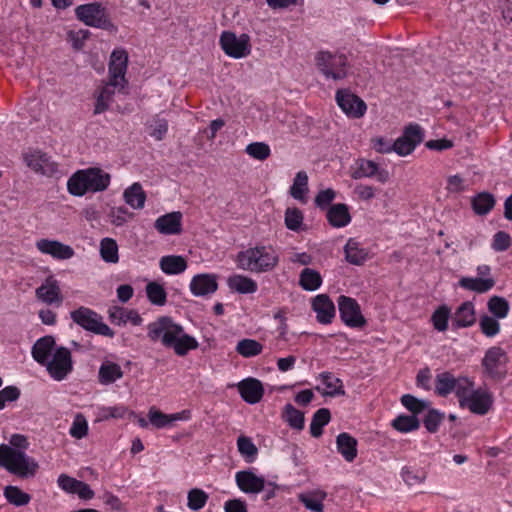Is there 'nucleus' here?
I'll use <instances>...</instances> for the list:
<instances>
[{
  "label": "nucleus",
  "mask_w": 512,
  "mask_h": 512,
  "mask_svg": "<svg viewBox=\"0 0 512 512\" xmlns=\"http://www.w3.org/2000/svg\"><path fill=\"white\" fill-rule=\"evenodd\" d=\"M392 426L399 432L407 433L417 430L420 423L415 415H400L392 421Z\"/></svg>",
  "instance_id": "47"
},
{
  "label": "nucleus",
  "mask_w": 512,
  "mask_h": 512,
  "mask_svg": "<svg viewBox=\"0 0 512 512\" xmlns=\"http://www.w3.org/2000/svg\"><path fill=\"white\" fill-rule=\"evenodd\" d=\"M123 377V371L119 364L112 361H104L98 372V380L102 385H109Z\"/></svg>",
  "instance_id": "31"
},
{
  "label": "nucleus",
  "mask_w": 512,
  "mask_h": 512,
  "mask_svg": "<svg viewBox=\"0 0 512 512\" xmlns=\"http://www.w3.org/2000/svg\"><path fill=\"white\" fill-rule=\"evenodd\" d=\"M182 214L180 212H171L160 216L154 224L155 229L165 235H175L182 231Z\"/></svg>",
  "instance_id": "24"
},
{
  "label": "nucleus",
  "mask_w": 512,
  "mask_h": 512,
  "mask_svg": "<svg viewBox=\"0 0 512 512\" xmlns=\"http://www.w3.org/2000/svg\"><path fill=\"white\" fill-rule=\"evenodd\" d=\"M10 447L0 445V467L20 479L34 478L39 470V463L20 449L28 448L27 438L21 434L11 436Z\"/></svg>",
  "instance_id": "3"
},
{
  "label": "nucleus",
  "mask_w": 512,
  "mask_h": 512,
  "mask_svg": "<svg viewBox=\"0 0 512 512\" xmlns=\"http://www.w3.org/2000/svg\"><path fill=\"white\" fill-rule=\"evenodd\" d=\"M71 319L87 331L112 338L114 331L102 322V317L87 307H80L70 313Z\"/></svg>",
  "instance_id": "10"
},
{
  "label": "nucleus",
  "mask_w": 512,
  "mask_h": 512,
  "mask_svg": "<svg viewBox=\"0 0 512 512\" xmlns=\"http://www.w3.org/2000/svg\"><path fill=\"white\" fill-rule=\"evenodd\" d=\"M474 386L475 383L471 379L465 392L458 398L459 406L473 414L486 415L493 406V395L487 389H475Z\"/></svg>",
  "instance_id": "7"
},
{
  "label": "nucleus",
  "mask_w": 512,
  "mask_h": 512,
  "mask_svg": "<svg viewBox=\"0 0 512 512\" xmlns=\"http://www.w3.org/2000/svg\"><path fill=\"white\" fill-rule=\"evenodd\" d=\"M451 315V310L446 305L440 306L434 311L431 316V321L436 330L443 332L448 328V320Z\"/></svg>",
  "instance_id": "49"
},
{
  "label": "nucleus",
  "mask_w": 512,
  "mask_h": 512,
  "mask_svg": "<svg viewBox=\"0 0 512 512\" xmlns=\"http://www.w3.org/2000/svg\"><path fill=\"white\" fill-rule=\"evenodd\" d=\"M316 63L327 78L340 80L347 76L348 60L344 54L321 51L316 56Z\"/></svg>",
  "instance_id": "9"
},
{
  "label": "nucleus",
  "mask_w": 512,
  "mask_h": 512,
  "mask_svg": "<svg viewBox=\"0 0 512 512\" xmlns=\"http://www.w3.org/2000/svg\"><path fill=\"white\" fill-rule=\"evenodd\" d=\"M127 413L128 409L124 405L101 407L99 408L98 419L101 421L108 420L110 418L119 419L125 417Z\"/></svg>",
  "instance_id": "54"
},
{
  "label": "nucleus",
  "mask_w": 512,
  "mask_h": 512,
  "mask_svg": "<svg viewBox=\"0 0 512 512\" xmlns=\"http://www.w3.org/2000/svg\"><path fill=\"white\" fill-rule=\"evenodd\" d=\"M217 288V277L213 274H198L190 282V290L195 296L213 294Z\"/></svg>",
  "instance_id": "23"
},
{
  "label": "nucleus",
  "mask_w": 512,
  "mask_h": 512,
  "mask_svg": "<svg viewBox=\"0 0 512 512\" xmlns=\"http://www.w3.org/2000/svg\"><path fill=\"white\" fill-rule=\"evenodd\" d=\"M128 65V55L123 49H116L111 53L109 62V81L101 86L96 94L94 114H101L109 109L113 101L115 91L125 89L127 80L125 74Z\"/></svg>",
  "instance_id": "4"
},
{
  "label": "nucleus",
  "mask_w": 512,
  "mask_h": 512,
  "mask_svg": "<svg viewBox=\"0 0 512 512\" xmlns=\"http://www.w3.org/2000/svg\"><path fill=\"white\" fill-rule=\"evenodd\" d=\"M308 192V175L305 171H299L290 187V195L301 202H306Z\"/></svg>",
  "instance_id": "40"
},
{
  "label": "nucleus",
  "mask_w": 512,
  "mask_h": 512,
  "mask_svg": "<svg viewBox=\"0 0 512 512\" xmlns=\"http://www.w3.org/2000/svg\"><path fill=\"white\" fill-rule=\"evenodd\" d=\"M227 285L231 290L241 294L255 293L258 289L256 281L250 277L240 274L230 276L227 279Z\"/></svg>",
  "instance_id": "33"
},
{
  "label": "nucleus",
  "mask_w": 512,
  "mask_h": 512,
  "mask_svg": "<svg viewBox=\"0 0 512 512\" xmlns=\"http://www.w3.org/2000/svg\"><path fill=\"white\" fill-rule=\"evenodd\" d=\"M20 389L16 386H7L0 390V410H2L7 402H14L20 397Z\"/></svg>",
  "instance_id": "61"
},
{
  "label": "nucleus",
  "mask_w": 512,
  "mask_h": 512,
  "mask_svg": "<svg viewBox=\"0 0 512 512\" xmlns=\"http://www.w3.org/2000/svg\"><path fill=\"white\" fill-rule=\"evenodd\" d=\"M480 329L484 335L487 337H493L500 331V324L499 322L488 315H484L480 318Z\"/></svg>",
  "instance_id": "57"
},
{
  "label": "nucleus",
  "mask_w": 512,
  "mask_h": 512,
  "mask_svg": "<svg viewBox=\"0 0 512 512\" xmlns=\"http://www.w3.org/2000/svg\"><path fill=\"white\" fill-rule=\"evenodd\" d=\"M313 310L317 313V320L322 324L331 323L335 316V306L331 299L325 295H317L312 302Z\"/></svg>",
  "instance_id": "26"
},
{
  "label": "nucleus",
  "mask_w": 512,
  "mask_h": 512,
  "mask_svg": "<svg viewBox=\"0 0 512 512\" xmlns=\"http://www.w3.org/2000/svg\"><path fill=\"white\" fill-rule=\"evenodd\" d=\"M235 480L239 489L245 493L257 494L265 489V479L251 470L238 471Z\"/></svg>",
  "instance_id": "20"
},
{
  "label": "nucleus",
  "mask_w": 512,
  "mask_h": 512,
  "mask_svg": "<svg viewBox=\"0 0 512 512\" xmlns=\"http://www.w3.org/2000/svg\"><path fill=\"white\" fill-rule=\"evenodd\" d=\"M190 417V411L183 410L179 413L174 414H164L160 410L155 407L150 408L148 412L149 422L156 428H164L167 426H171L173 422L177 420H187Z\"/></svg>",
  "instance_id": "25"
},
{
  "label": "nucleus",
  "mask_w": 512,
  "mask_h": 512,
  "mask_svg": "<svg viewBox=\"0 0 512 512\" xmlns=\"http://www.w3.org/2000/svg\"><path fill=\"white\" fill-rule=\"evenodd\" d=\"M237 448L247 463L255 461L258 455V448L252 442L251 438L244 435L239 436L237 439Z\"/></svg>",
  "instance_id": "43"
},
{
  "label": "nucleus",
  "mask_w": 512,
  "mask_h": 512,
  "mask_svg": "<svg viewBox=\"0 0 512 512\" xmlns=\"http://www.w3.org/2000/svg\"><path fill=\"white\" fill-rule=\"evenodd\" d=\"M246 153L254 159L264 161L271 153L270 147L263 142H254L246 147Z\"/></svg>",
  "instance_id": "53"
},
{
  "label": "nucleus",
  "mask_w": 512,
  "mask_h": 512,
  "mask_svg": "<svg viewBox=\"0 0 512 512\" xmlns=\"http://www.w3.org/2000/svg\"><path fill=\"white\" fill-rule=\"evenodd\" d=\"M3 495L7 502L16 507H21L29 504L31 496L22 491L19 487L8 485L4 488Z\"/></svg>",
  "instance_id": "39"
},
{
  "label": "nucleus",
  "mask_w": 512,
  "mask_h": 512,
  "mask_svg": "<svg viewBox=\"0 0 512 512\" xmlns=\"http://www.w3.org/2000/svg\"><path fill=\"white\" fill-rule=\"evenodd\" d=\"M147 330L151 341H161L164 347L172 348L175 354L181 357L199 346L198 341L193 336L186 334L183 327L170 317H160L150 323Z\"/></svg>",
  "instance_id": "2"
},
{
  "label": "nucleus",
  "mask_w": 512,
  "mask_h": 512,
  "mask_svg": "<svg viewBox=\"0 0 512 512\" xmlns=\"http://www.w3.org/2000/svg\"><path fill=\"white\" fill-rule=\"evenodd\" d=\"M24 161L29 168L42 175L52 176L58 170L57 164L39 150L24 154Z\"/></svg>",
  "instance_id": "17"
},
{
  "label": "nucleus",
  "mask_w": 512,
  "mask_h": 512,
  "mask_svg": "<svg viewBox=\"0 0 512 512\" xmlns=\"http://www.w3.org/2000/svg\"><path fill=\"white\" fill-rule=\"evenodd\" d=\"M161 270L168 275H176L184 272L187 262L184 257L178 255L163 256L159 262Z\"/></svg>",
  "instance_id": "34"
},
{
  "label": "nucleus",
  "mask_w": 512,
  "mask_h": 512,
  "mask_svg": "<svg viewBox=\"0 0 512 512\" xmlns=\"http://www.w3.org/2000/svg\"><path fill=\"white\" fill-rule=\"evenodd\" d=\"M351 177L353 179L376 177L379 182L385 183L389 178V174L384 169L380 170L378 164L374 161L360 159L357 162V167L352 172Z\"/></svg>",
  "instance_id": "22"
},
{
  "label": "nucleus",
  "mask_w": 512,
  "mask_h": 512,
  "mask_svg": "<svg viewBox=\"0 0 512 512\" xmlns=\"http://www.w3.org/2000/svg\"><path fill=\"white\" fill-rule=\"evenodd\" d=\"M284 418L292 428L301 430L304 427V414L291 404L285 406Z\"/></svg>",
  "instance_id": "51"
},
{
  "label": "nucleus",
  "mask_w": 512,
  "mask_h": 512,
  "mask_svg": "<svg viewBox=\"0 0 512 512\" xmlns=\"http://www.w3.org/2000/svg\"><path fill=\"white\" fill-rule=\"evenodd\" d=\"M303 223V214L298 208H287L285 225L288 229L298 231Z\"/></svg>",
  "instance_id": "56"
},
{
  "label": "nucleus",
  "mask_w": 512,
  "mask_h": 512,
  "mask_svg": "<svg viewBox=\"0 0 512 512\" xmlns=\"http://www.w3.org/2000/svg\"><path fill=\"white\" fill-rule=\"evenodd\" d=\"M338 306L340 317L347 326L358 328L365 325L366 321L355 299L342 295L338 299Z\"/></svg>",
  "instance_id": "15"
},
{
  "label": "nucleus",
  "mask_w": 512,
  "mask_h": 512,
  "mask_svg": "<svg viewBox=\"0 0 512 512\" xmlns=\"http://www.w3.org/2000/svg\"><path fill=\"white\" fill-rule=\"evenodd\" d=\"M444 415L439 413L435 409L428 411L424 418V426L430 433H435L438 430L440 423L442 422Z\"/></svg>",
  "instance_id": "60"
},
{
  "label": "nucleus",
  "mask_w": 512,
  "mask_h": 512,
  "mask_svg": "<svg viewBox=\"0 0 512 512\" xmlns=\"http://www.w3.org/2000/svg\"><path fill=\"white\" fill-rule=\"evenodd\" d=\"M69 433L72 437L76 439H81L85 437L88 433V423L85 417L81 414L76 415L72 426L69 430Z\"/></svg>",
  "instance_id": "58"
},
{
  "label": "nucleus",
  "mask_w": 512,
  "mask_h": 512,
  "mask_svg": "<svg viewBox=\"0 0 512 512\" xmlns=\"http://www.w3.org/2000/svg\"><path fill=\"white\" fill-rule=\"evenodd\" d=\"M109 319L114 325H126L128 322L138 326L142 323V318L136 310L124 307L113 306L108 310Z\"/></svg>",
  "instance_id": "27"
},
{
  "label": "nucleus",
  "mask_w": 512,
  "mask_h": 512,
  "mask_svg": "<svg viewBox=\"0 0 512 512\" xmlns=\"http://www.w3.org/2000/svg\"><path fill=\"white\" fill-rule=\"evenodd\" d=\"M335 197L336 192L333 189L328 188L321 190L315 197V204L321 209L329 208L328 206L332 203Z\"/></svg>",
  "instance_id": "64"
},
{
  "label": "nucleus",
  "mask_w": 512,
  "mask_h": 512,
  "mask_svg": "<svg viewBox=\"0 0 512 512\" xmlns=\"http://www.w3.org/2000/svg\"><path fill=\"white\" fill-rule=\"evenodd\" d=\"M330 417V411L327 408H321L314 413L310 424V433L313 437L322 435V428L329 423Z\"/></svg>",
  "instance_id": "44"
},
{
  "label": "nucleus",
  "mask_w": 512,
  "mask_h": 512,
  "mask_svg": "<svg viewBox=\"0 0 512 512\" xmlns=\"http://www.w3.org/2000/svg\"><path fill=\"white\" fill-rule=\"evenodd\" d=\"M36 248L43 254L52 256L57 260H67L74 256V249L57 240L40 239L36 241Z\"/></svg>",
  "instance_id": "19"
},
{
  "label": "nucleus",
  "mask_w": 512,
  "mask_h": 512,
  "mask_svg": "<svg viewBox=\"0 0 512 512\" xmlns=\"http://www.w3.org/2000/svg\"><path fill=\"white\" fill-rule=\"evenodd\" d=\"M336 445L343 458L352 462L357 456V440L350 434L343 432L337 436Z\"/></svg>",
  "instance_id": "30"
},
{
  "label": "nucleus",
  "mask_w": 512,
  "mask_h": 512,
  "mask_svg": "<svg viewBox=\"0 0 512 512\" xmlns=\"http://www.w3.org/2000/svg\"><path fill=\"white\" fill-rule=\"evenodd\" d=\"M401 403L406 409L414 414L422 412L427 406L426 402L421 401L410 394L403 395L401 397Z\"/></svg>",
  "instance_id": "59"
},
{
  "label": "nucleus",
  "mask_w": 512,
  "mask_h": 512,
  "mask_svg": "<svg viewBox=\"0 0 512 512\" xmlns=\"http://www.w3.org/2000/svg\"><path fill=\"white\" fill-rule=\"evenodd\" d=\"M476 321L474 305L470 301L462 303L452 317V325L455 328L469 327Z\"/></svg>",
  "instance_id": "29"
},
{
  "label": "nucleus",
  "mask_w": 512,
  "mask_h": 512,
  "mask_svg": "<svg viewBox=\"0 0 512 512\" xmlns=\"http://www.w3.org/2000/svg\"><path fill=\"white\" fill-rule=\"evenodd\" d=\"M322 284L320 273L311 268H305L301 271L299 277V285L307 291H314Z\"/></svg>",
  "instance_id": "41"
},
{
  "label": "nucleus",
  "mask_w": 512,
  "mask_h": 512,
  "mask_svg": "<svg viewBox=\"0 0 512 512\" xmlns=\"http://www.w3.org/2000/svg\"><path fill=\"white\" fill-rule=\"evenodd\" d=\"M33 359L45 367L49 376L55 381H62L73 371V359L70 350L56 346L52 336L38 339L32 346Z\"/></svg>",
  "instance_id": "1"
},
{
  "label": "nucleus",
  "mask_w": 512,
  "mask_h": 512,
  "mask_svg": "<svg viewBox=\"0 0 512 512\" xmlns=\"http://www.w3.org/2000/svg\"><path fill=\"white\" fill-rule=\"evenodd\" d=\"M75 15L87 26L117 32V26L111 21L106 8L99 2L79 5L75 9Z\"/></svg>",
  "instance_id": "8"
},
{
  "label": "nucleus",
  "mask_w": 512,
  "mask_h": 512,
  "mask_svg": "<svg viewBox=\"0 0 512 512\" xmlns=\"http://www.w3.org/2000/svg\"><path fill=\"white\" fill-rule=\"evenodd\" d=\"M236 352L245 358L255 357L262 353L263 345L254 339H242L235 348Z\"/></svg>",
  "instance_id": "42"
},
{
  "label": "nucleus",
  "mask_w": 512,
  "mask_h": 512,
  "mask_svg": "<svg viewBox=\"0 0 512 512\" xmlns=\"http://www.w3.org/2000/svg\"><path fill=\"white\" fill-rule=\"evenodd\" d=\"M329 224L336 228L347 226L351 221L349 208L344 203H337L331 205L326 213Z\"/></svg>",
  "instance_id": "28"
},
{
  "label": "nucleus",
  "mask_w": 512,
  "mask_h": 512,
  "mask_svg": "<svg viewBox=\"0 0 512 512\" xmlns=\"http://www.w3.org/2000/svg\"><path fill=\"white\" fill-rule=\"evenodd\" d=\"M336 101L343 112L355 118L363 116L367 108L362 99L344 90L337 91Z\"/></svg>",
  "instance_id": "18"
},
{
  "label": "nucleus",
  "mask_w": 512,
  "mask_h": 512,
  "mask_svg": "<svg viewBox=\"0 0 512 512\" xmlns=\"http://www.w3.org/2000/svg\"><path fill=\"white\" fill-rule=\"evenodd\" d=\"M424 138V131L418 124H409L402 136L393 142L394 152L399 156L411 154Z\"/></svg>",
  "instance_id": "14"
},
{
  "label": "nucleus",
  "mask_w": 512,
  "mask_h": 512,
  "mask_svg": "<svg viewBox=\"0 0 512 512\" xmlns=\"http://www.w3.org/2000/svg\"><path fill=\"white\" fill-rule=\"evenodd\" d=\"M100 255L107 263H117L119 261L118 245L112 238H104L100 242Z\"/></svg>",
  "instance_id": "45"
},
{
  "label": "nucleus",
  "mask_w": 512,
  "mask_h": 512,
  "mask_svg": "<svg viewBox=\"0 0 512 512\" xmlns=\"http://www.w3.org/2000/svg\"><path fill=\"white\" fill-rule=\"evenodd\" d=\"M471 379L466 376L455 377L451 372L445 371L435 377V391L439 396L446 397L454 392L459 398Z\"/></svg>",
  "instance_id": "12"
},
{
  "label": "nucleus",
  "mask_w": 512,
  "mask_h": 512,
  "mask_svg": "<svg viewBox=\"0 0 512 512\" xmlns=\"http://www.w3.org/2000/svg\"><path fill=\"white\" fill-rule=\"evenodd\" d=\"M459 286L481 294L490 291L495 286V280L493 278L462 277L459 280Z\"/></svg>",
  "instance_id": "32"
},
{
  "label": "nucleus",
  "mask_w": 512,
  "mask_h": 512,
  "mask_svg": "<svg viewBox=\"0 0 512 512\" xmlns=\"http://www.w3.org/2000/svg\"><path fill=\"white\" fill-rule=\"evenodd\" d=\"M325 498L326 493L322 491L301 493L298 496L299 501L312 512H323Z\"/></svg>",
  "instance_id": "36"
},
{
  "label": "nucleus",
  "mask_w": 512,
  "mask_h": 512,
  "mask_svg": "<svg viewBox=\"0 0 512 512\" xmlns=\"http://www.w3.org/2000/svg\"><path fill=\"white\" fill-rule=\"evenodd\" d=\"M219 43L225 54L235 59L244 58L251 53L250 37L245 33L237 36L233 32L224 31L220 35Z\"/></svg>",
  "instance_id": "11"
},
{
  "label": "nucleus",
  "mask_w": 512,
  "mask_h": 512,
  "mask_svg": "<svg viewBox=\"0 0 512 512\" xmlns=\"http://www.w3.org/2000/svg\"><path fill=\"white\" fill-rule=\"evenodd\" d=\"M488 310L497 318H505L509 312L508 301L499 296H493L488 301Z\"/></svg>",
  "instance_id": "50"
},
{
  "label": "nucleus",
  "mask_w": 512,
  "mask_h": 512,
  "mask_svg": "<svg viewBox=\"0 0 512 512\" xmlns=\"http://www.w3.org/2000/svg\"><path fill=\"white\" fill-rule=\"evenodd\" d=\"M401 477L408 486H414L425 481L426 473L422 470L405 466L401 470Z\"/></svg>",
  "instance_id": "52"
},
{
  "label": "nucleus",
  "mask_w": 512,
  "mask_h": 512,
  "mask_svg": "<svg viewBox=\"0 0 512 512\" xmlns=\"http://www.w3.org/2000/svg\"><path fill=\"white\" fill-rule=\"evenodd\" d=\"M322 383L328 389L325 394L328 396L344 395L342 381L339 378L333 376L331 372H322L319 375Z\"/></svg>",
  "instance_id": "46"
},
{
  "label": "nucleus",
  "mask_w": 512,
  "mask_h": 512,
  "mask_svg": "<svg viewBox=\"0 0 512 512\" xmlns=\"http://www.w3.org/2000/svg\"><path fill=\"white\" fill-rule=\"evenodd\" d=\"M110 174L100 168H88L75 172L67 182V189L74 196H83L88 192H101L110 184Z\"/></svg>",
  "instance_id": "6"
},
{
  "label": "nucleus",
  "mask_w": 512,
  "mask_h": 512,
  "mask_svg": "<svg viewBox=\"0 0 512 512\" xmlns=\"http://www.w3.org/2000/svg\"><path fill=\"white\" fill-rule=\"evenodd\" d=\"M344 252L346 260L353 265H362L368 258V252L352 238L347 241Z\"/></svg>",
  "instance_id": "35"
},
{
  "label": "nucleus",
  "mask_w": 512,
  "mask_h": 512,
  "mask_svg": "<svg viewBox=\"0 0 512 512\" xmlns=\"http://www.w3.org/2000/svg\"><path fill=\"white\" fill-rule=\"evenodd\" d=\"M150 129V136L153 137L155 140L160 141L165 137L168 131V123L165 119L157 118L150 125Z\"/></svg>",
  "instance_id": "62"
},
{
  "label": "nucleus",
  "mask_w": 512,
  "mask_h": 512,
  "mask_svg": "<svg viewBox=\"0 0 512 512\" xmlns=\"http://www.w3.org/2000/svg\"><path fill=\"white\" fill-rule=\"evenodd\" d=\"M508 357L500 347H492L487 350L482 360L485 373L493 379H503L507 373L506 364Z\"/></svg>",
  "instance_id": "13"
},
{
  "label": "nucleus",
  "mask_w": 512,
  "mask_h": 512,
  "mask_svg": "<svg viewBox=\"0 0 512 512\" xmlns=\"http://www.w3.org/2000/svg\"><path fill=\"white\" fill-rule=\"evenodd\" d=\"M236 263L242 270L265 273L278 265L279 255L270 245H257L240 251L236 256Z\"/></svg>",
  "instance_id": "5"
},
{
  "label": "nucleus",
  "mask_w": 512,
  "mask_h": 512,
  "mask_svg": "<svg viewBox=\"0 0 512 512\" xmlns=\"http://www.w3.org/2000/svg\"><path fill=\"white\" fill-rule=\"evenodd\" d=\"M238 392L242 399L249 404L260 402L264 394V387L256 378H246L237 384Z\"/></svg>",
  "instance_id": "21"
},
{
  "label": "nucleus",
  "mask_w": 512,
  "mask_h": 512,
  "mask_svg": "<svg viewBox=\"0 0 512 512\" xmlns=\"http://www.w3.org/2000/svg\"><path fill=\"white\" fill-rule=\"evenodd\" d=\"M124 199L134 209L143 208L146 194L139 183H134L124 191Z\"/></svg>",
  "instance_id": "37"
},
{
  "label": "nucleus",
  "mask_w": 512,
  "mask_h": 512,
  "mask_svg": "<svg viewBox=\"0 0 512 512\" xmlns=\"http://www.w3.org/2000/svg\"><path fill=\"white\" fill-rule=\"evenodd\" d=\"M511 245V237L504 231H498L493 238L492 248L495 251H506Z\"/></svg>",
  "instance_id": "63"
},
{
  "label": "nucleus",
  "mask_w": 512,
  "mask_h": 512,
  "mask_svg": "<svg viewBox=\"0 0 512 512\" xmlns=\"http://www.w3.org/2000/svg\"><path fill=\"white\" fill-rule=\"evenodd\" d=\"M37 299L47 305L59 307L63 302V296L58 280L48 276L44 282L35 290Z\"/></svg>",
  "instance_id": "16"
},
{
  "label": "nucleus",
  "mask_w": 512,
  "mask_h": 512,
  "mask_svg": "<svg viewBox=\"0 0 512 512\" xmlns=\"http://www.w3.org/2000/svg\"><path fill=\"white\" fill-rule=\"evenodd\" d=\"M208 500V495L201 489L194 488L188 493V507L192 510H200Z\"/></svg>",
  "instance_id": "55"
},
{
  "label": "nucleus",
  "mask_w": 512,
  "mask_h": 512,
  "mask_svg": "<svg viewBox=\"0 0 512 512\" xmlns=\"http://www.w3.org/2000/svg\"><path fill=\"white\" fill-rule=\"evenodd\" d=\"M146 294L149 301L158 306L166 303L167 294L162 285L156 282H150L146 286Z\"/></svg>",
  "instance_id": "48"
},
{
  "label": "nucleus",
  "mask_w": 512,
  "mask_h": 512,
  "mask_svg": "<svg viewBox=\"0 0 512 512\" xmlns=\"http://www.w3.org/2000/svg\"><path fill=\"white\" fill-rule=\"evenodd\" d=\"M471 204L477 215H485L493 209L495 198L488 192H481L472 198Z\"/></svg>",
  "instance_id": "38"
}]
</instances>
